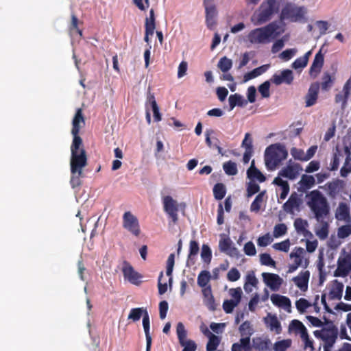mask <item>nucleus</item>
<instances>
[{
  "instance_id": "f03ea898",
  "label": "nucleus",
  "mask_w": 351,
  "mask_h": 351,
  "mask_svg": "<svg viewBox=\"0 0 351 351\" xmlns=\"http://www.w3.org/2000/svg\"><path fill=\"white\" fill-rule=\"evenodd\" d=\"M285 31L282 21H275L269 25L250 31L244 41L251 45H264L270 43Z\"/></svg>"
},
{
  "instance_id": "e2e57ef3",
  "label": "nucleus",
  "mask_w": 351,
  "mask_h": 351,
  "mask_svg": "<svg viewBox=\"0 0 351 351\" xmlns=\"http://www.w3.org/2000/svg\"><path fill=\"white\" fill-rule=\"evenodd\" d=\"M297 52L298 50L295 48L286 49L279 54V58L284 61H288L291 59Z\"/></svg>"
},
{
  "instance_id": "ddd939ff",
  "label": "nucleus",
  "mask_w": 351,
  "mask_h": 351,
  "mask_svg": "<svg viewBox=\"0 0 351 351\" xmlns=\"http://www.w3.org/2000/svg\"><path fill=\"white\" fill-rule=\"evenodd\" d=\"M314 335L321 338L324 341V344L332 346L337 337V331L333 327L324 328L320 330H315Z\"/></svg>"
},
{
  "instance_id": "2eb2a0df",
  "label": "nucleus",
  "mask_w": 351,
  "mask_h": 351,
  "mask_svg": "<svg viewBox=\"0 0 351 351\" xmlns=\"http://www.w3.org/2000/svg\"><path fill=\"white\" fill-rule=\"evenodd\" d=\"M289 256L298 267L306 268L309 264L308 258L306 256L304 250L302 247H295Z\"/></svg>"
},
{
  "instance_id": "338daca9",
  "label": "nucleus",
  "mask_w": 351,
  "mask_h": 351,
  "mask_svg": "<svg viewBox=\"0 0 351 351\" xmlns=\"http://www.w3.org/2000/svg\"><path fill=\"white\" fill-rule=\"evenodd\" d=\"M243 251L246 255L250 256H253L256 254L255 245L252 241H248L245 244Z\"/></svg>"
},
{
  "instance_id": "a19ab883",
  "label": "nucleus",
  "mask_w": 351,
  "mask_h": 351,
  "mask_svg": "<svg viewBox=\"0 0 351 351\" xmlns=\"http://www.w3.org/2000/svg\"><path fill=\"white\" fill-rule=\"evenodd\" d=\"M143 326L145 335L146 343H152V337L149 333L150 322L147 311H145L143 317Z\"/></svg>"
},
{
  "instance_id": "5fc2aeb1",
  "label": "nucleus",
  "mask_w": 351,
  "mask_h": 351,
  "mask_svg": "<svg viewBox=\"0 0 351 351\" xmlns=\"http://www.w3.org/2000/svg\"><path fill=\"white\" fill-rule=\"evenodd\" d=\"M149 102L151 104V107L153 111L154 117L156 121H160L161 120V114L159 111V108L156 104V101L154 96H150L148 99Z\"/></svg>"
},
{
  "instance_id": "bf43d9fd",
  "label": "nucleus",
  "mask_w": 351,
  "mask_h": 351,
  "mask_svg": "<svg viewBox=\"0 0 351 351\" xmlns=\"http://www.w3.org/2000/svg\"><path fill=\"white\" fill-rule=\"evenodd\" d=\"M242 290L240 287L230 289L229 290V294L232 297L231 300H233L236 304L239 305L241 300Z\"/></svg>"
},
{
  "instance_id": "a211bd4d",
  "label": "nucleus",
  "mask_w": 351,
  "mask_h": 351,
  "mask_svg": "<svg viewBox=\"0 0 351 351\" xmlns=\"http://www.w3.org/2000/svg\"><path fill=\"white\" fill-rule=\"evenodd\" d=\"M293 80V75L292 71L286 69L275 73L272 76L271 81L276 85H280L282 83L290 84Z\"/></svg>"
},
{
  "instance_id": "2f4dec72",
  "label": "nucleus",
  "mask_w": 351,
  "mask_h": 351,
  "mask_svg": "<svg viewBox=\"0 0 351 351\" xmlns=\"http://www.w3.org/2000/svg\"><path fill=\"white\" fill-rule=\"evenodd\" d=\"M269 65L265 64L258 68L254 69L250 72L246 73L243 76V83L248 82L249 80L256 78L258 76L264 73L268 69Z\"/></svg>"
},
{
  "instance_id": "f704fd0d",
  "label": "nucleus",
  "mask_w": 351,
  "mask_h": 351,
  "mask_svg": "<svg viewBox=\"0 0 351 351\" xmlns=\"http://www.w3.org/2000/svg\"><path fill=\"white\" fill-rule=\"evenodd\" d=\"M176 334L180 346L191 340L187 338V331L182 322L177 324Z\"/></svg>"
},
{
  "instance_id": "dca6fc26",
  "label": "nucleus",
  "mask_w": 351,
  "mask_h": 351,
  "mask_svg": "<svg viewBox=\"0 0 351 351\" xmlns=\"http://www.w3.org/2000/svg\"><path fill=\"white\" fill-rule=\"evenodd\" d=\"M351 272V261L343 256H340L337 260V267L334 271L336 277H346Z\"/></svg>"
},
{
  "instance_id": "6e6d98bb",
  "label": "nucleus",
  "mask_w": 351,
  "mask_h": 351,
  "mask_svg": "<svg viewBox=\"0 0 351 351\" xmlns=\"http://www.w3.org/2000/svg\"><path fill=\"white\" fill-rule=\"evenodd\" d=\"M260 263L263 265L269 266L271 267H276V262L273 260L271 256L267 253L261 254L259 256Z\"/></svg>"
},
{
  "instance_id": "412c9836",
  "label": "nucleus",
  "mask_w": 351,
  "mask_h": 351,
  "mask_svg": "<svg viewBox=\"0 0 351 351\" xmlns=\"http://www.w3.org/2000/svg\"><path fill=\"white\" fill-rule=\"evenodd\" d=\"M252 347L258 351H271V342L267 337L252 339Z\"/></svg>"
},
{
  "instance_id": "f3484780",
  "label": "nucleus",
  "mask_w": 351,
  "mask_h": 351,
  "mask_svg": "<svg viewBox=\"0 0 351 351\" xmlns=\"http://www.w3.org/2000/svg\"><path fill=\"white\" fill-rule=\"evenodd\" d=\"M335 218L338 221H342L346 223H351V216L350 213V206L346 202H340L335 210Z\"/></svg>"
},
{
  "instance_id": "7ed1b4c3",
  "label": "nucleus",
  "mask_w": 351,
  "mask_h": 351,
  "mask_svg": "<svg viewBox=\"0 0 351 351\" xmlns=\"http://www.w3.org/2000/svg\"><path fill=\"white\" fill-rule=\"evenodd\" d=\"M306 204L317 221L325 219L330 213V204L324 195L313 190L306 195Z\"/></svg>"
},
{
  "instance_id": "9d476101",
  "label": "nucleus",
  "mask_w": 351,
  "mask_h": 351,
  "mask_svg": "<svg viewBox=\"0 0 351 351\" xmlns=\"http://www.w3.org/2000/svg\"><path fill=\"white\" fill-rule=\"evenodd\" d=\"M162 204L165 212L176 223L178 219V212L181 204L169 195L162 198Z\"/></svg>"
},
{
  "instance_id": "a18cd8bd",
  "label": "nucleus",
  "mask_w": 351,
  "mask_h": 351,
  "mask_svg": "<svg viewBox=\"0 0 351 351\" xmlns=\"http://www.w3.org/2000/svg\"><path fill=\"white\" fill-rule=\"evenodd\" d=\"M239 332L241 337H250L254 333V329L250 322L245 321L239 326Z\"/></svg>"
},
{
  "instance_id": "c9c22d12",
  "label": "nucleus",
  "mask_w": 351,
  "mask_h": 351,
  "mask_svg": "<svg viewBox=\"0 0 351 351\" xmlns=\"http://www.w3.org/2000/svg\"><path fill=\"white\" fill-rule=\"evenodd\" d=\"M298 199L295 195H291L289 199L283 205V209L287 213H293L298 206Z\"/></svg>"
},
{
  "instance_id": "09e8293b",
  "label": "nucleus",
  "mask_w": 351,
  "mask_h": 351,
  "mask_svg": "<svg viewBox=\"0 0 351 351\" xmlns=\"http://www.w3.org/2000/svg\"><path fill=\"white\" fill-rule=\"evenodd\" d=\"M223 169L228 176H234L238 173L237 164L231 160L224 162Z\"/></svg>"
},
{
  "instance_id": "8fccbe9b",
  "label": "nucleus",
  "mask_w": 351,
  "mask_h": 351,
  "mask_svg": "<svg viewBox=\"0 0 351 351\" xmlns=\"http://www.w3.org/2000/svg\"><path fill=\"white\" fill-rule=\"evenodd\" d=\"M213 194L215 199H222L226 195V186L223 184L217 183L213 188Z\"/></svg>"
},
{
  "instance_id": "0eeeda50",
  "label": "nucleus",
  "mask_w": 351,
  "mask_h": 351,
  "mask_svg": "<svg viewBox=\"0 0 351 351\" xmlns=\"http://www.w3.org/2000/svg\"><path fill=\"white\" fill-rule=\"evenodd\" d=\"M289 330L300 335L306 349L310 348L311 350H313V341L310 339L307 329L302 322L298 319L291 321L289 326Z\"/></svg>"
},
{
  "instance_id": "f8f14e48",
  "label": "nucleus",
  "mask_w": 351,
  "mask_h": 351,
  "mask_svg": "<svg viewBox=\"0 0 351 351\" xmlns=\"http://www.w3.org/2000/svg\"><path fill=\"white\" fill-rule=\"evenodd\" d=\"M302 171V168L300 164L293 162L290 160L287 166L279 171L278 175L289 180H294Z\"/></svg>"
},
{
  "instance_id": "4be33fe9",
  "label": "nucleus",
  "mask_w": 351,
  "mask_h": 351,
  "mask_svg": "<svg viewBox=\"0 0 351 351\" xmlns=\"http://www.w3.org/2000/svg\"><path fill=\"white\" fill-rule=\"evenodd\" d=\"M123 272L125 278L128 279L131 283L134 285L139 283L140 276L130 265L125 263L123 267Z\"/></svg>"
},
{
  "instance_id": "ea45409f",
  "label": "nucleus",
  "mask_w": 351,
  "mask_h": 351,
  "mask_svg": "<svg viewBox=\"0 0 351 351\" xmlns=\"http://www.w3.org/2000/svg\"><path fill=\"white\" fill-rule=\"evenodd\" d=\"M292 341L290 339L277 341L273 345L274 351H287L291 346Z\"/></svg>"
},
{
  "instance_id": "3c124183",
  "label": "nucleus",
  "mask_w": 351,
  "mask_h": 351,
  "mask_svg": "<svg viewBox=\"0 0 351 351\" xmlns=\"http://www.w3.org/2000/svg\"><path fill=\"white\" fill-rule=\"evenodd\" d=\"M145 311H147V310L143 308H132L128 315V319H132L134 322L138 321L141 316L143 317Z\"/></svg>"
},
{
  "instance_id": "72a5a7b5",
  "label": "nucleus",
  "mask_w": 351,
  "mask_h": 351,
  "mask_svg": "<svg viewBox=\"0 0 351 351\" xmlns=\"http://www.w3.org/2000/svg\"><path fill=\"white\" fill-rule=\"evenodd\" d=\"M346 156L344 152L342 153L338 149L333 154L332 158L330 162L328 169L330 171H335L339 168L340 161Z\"/></svg>"
},
{
  "instance_id": "e433bc0d",
  "label": "nucleus",
  "mask_w": 351,
  "mask_h": 351,
  "mask_svg": "<svg viewBox=\"0 0 351 351\" xmlns=\"http://www.w3.org/2000/svg\"><path fill=\"white\" fill-rule=\"evenodd\" d=\"M258 279L256 278L254 273L248 274L246 276V280L243 286L244 290L247 293L252 292V288L256 287Z\"/></svg>"
},
{
  "instance_id": "37998d69",
  "label": "nucleus",
  "mask_w": 351,
  "mask_h": 351,
  "mask_svg": "<svg viewBox=\"0 0 351 351\" xmlns=\"http://www.w3.org/2000/svg\"><path fill=\"white\" fill-rule=\"evenodd\" d=\"M209 340L206 345V351H215L220 343V338L217 335L209 332Z\"/></svg>"
},
{
  "instance_id": "9b49d317",
  "label": "nucleus",
  "mask_w": 351,
  "mask_h": 351,
  "mask_svg": "<svg viewBox=\"0 0 351 351\" xmlns=\"http://www.w3.org/2000/svg\"><path fill=\"white\" fill-rule=\"evenodd\" d=\"M206 10V23L208 28L213 29L216 25L217 12L213 0H204Z\"/></svg>"
},
{
  "instance_id": "cd10ccee",
  "label": "nucleus",
  "mask_w": 351,
  "mask_h": 351,
  "mask_svg": "<svg viewBox=\"0 0 351 351\" xmlns=\"http://www.w3.org/2000/svg\"><path fill=\"white\" fill-rule=\"evenodd\" d=\"M344 285L343 283L335 280L332 283L331 289L330 291V296L332 299L339 300L343 295Z\"/></svg>"
},
{
  "instance_id": "774afa93",
  "label": "nucleus",
  "mask_w": 351,
  "mask_h": 351,
  "mask_svg": "<svg viewBox=\"0 0 351 351\" xmlns=\"http://www.w3.org/2000/svg\"><path fill=\"white\" fill-rule=\"evenodd\" d=\"M238 343L242 347L243 351L252 350V347L250 346V337H242Z\"/></svg>"
},
{
  "instance_id": "4d7b16f0",
  "label": "nucleus",
  "mask_w": 351,
  "mask_h": 351,
  "mask_svg": "<svg viewBox=\"0 0 351 351\" xmlns=\"http://www.w3.org/2000/svg\"><path fill=\"white\" fill-rule=\"evenodd\" d=\"M232 245V242L229 237H223L219 240V248L222 252L226 253Z\"/></svg>"
},
{
  "instance_id": "a878e982",
  "label": "nucleus",
  "mask_w": 351,
  "mask_h": 351,
  "mask_svg": "<svg viewBox=\"0 0 351 351\" xmlns=\"http://www.w3.org/2000/svg\"><path fill=\"white\" fill-rule=\"evenodd\" d=\"M265 322L270 330L274 331L276 334L280 333L281 325L276 316L268 314L265 318Z\"/></svg>"
},
{
  "instance_id": "c85d7f7f",
  "label": "nucleus",
  "mask_w": 351,
  "mask_h": 351,
  "mask_svg": "<svg viewBox=\"0 0 351 351\" xmlns=\"http://www.w3.org/2000/svg\"><path fill=\"white\" fill-rule=\"evenodd\" d=\"M247 176L250 180H257L262 182L265 180L264 175L255 167L254 160H252L250 168L247 171Z\"/></svg>"
},
{
  "instance_id": "1a4fd4ad",
  "label": "nucleus",
  "mask_w": 351,
  "mask_h": 351,
  "mask_svg": "<svg viewBox=\"0 0 351 351\" xmlns=\"http://www.w3.org/2000/svg\"><path fill=\"white\" fill-rule=\"evenodd\" d=\"M123 226L136 237H138L141 233L138 220L130 211H127L123 214Z\"/></svg>"
},
{
  "instance_id": "20e7f679",
  "label": "nucleus",
  "mask_w": 351,
  "mask_h": 351,
  "mask_svg": "<svg viewBox=\"0 0 351 351\" xmlns=\"http://www.w3.org/2000/svg\"><path fill=\"white\" fill-rule=\"evenodd\" d=\"M288 156L285 147L281 144H273L265 152V162L269 170L275 169Z\"/></svg>"
},
{
  "instance_id": "423d86ee",
  "label": "nucleus",
  "mask_w": 351,
  "mask_h": 351,
  "mask_svg": "<svg viewBox=\"0 0 351 351\" xmlns=\"http://www.w3.org/2000/svg\"><path fill=\"white\" fill-rule=\"evenodd\" d=\"M306 12V8L303 6L288 5L282 10L280 19L291 22L300 21L304 17Z\"/></svg>"
},
{
  "instance_id": "aec40b11",
  "label": "nucleus",
  "mask_w": 351,
  "mask_h": 351,
  "mask_svg": "<svg viewBox=\"0 0 351 351\" xmlns=\"http://www.w3.org/2000/svg\"><path fill=\"white\" fill-rule=\"evenodd\" d=\"M310 278V272L307 270L301 271L297 276L293 278L295 285L301 291H306L308 289V284Z\"/></svg>"
},
{
  "instance_id": "4468645a",
  "label": "nucleus",
  "mask_w": 351,
  "mask_h": 351,
  "mask_svg": "<svg viewBox=\"0 0 351 351\" xmlns=\"http://www.w3.org/2000/svg\"><path fill=\"white\" fill-rule=\"evenodd\" d=\"M262 277L265 284L274 291H278L283 282V279L276 274L264 272Z\"/></svg>"
},
{
  "instance_id": "7c9ffc66",
  "label": "nucleus",
  "mask_w": 351,
  "mask_h": 351,
  "mask_svg": "<svg viewBox=\"0 0 351 351\" xmlns=\"http://www.w3.org/2000/svg\"><path fill=\"white\" fill-rule=\"evenodd\" d=\"M230 110H233L236 106L243 107L247 105V101L244 97L237 93L230 95L228 98Z\"/></svg>"
},
{
  "instance_id": "5701e85b",
  "label": "nucleus",
  "mask_w": 351,
  "mask_h": 351,
  "mask_svg": "<svg viewBox=\"0 0 351 351\" xmlns=\"http://www.w3.org/2000/svg\"><path fill=\"white\" fill-rule=\"evenodd\" d=\"M308 223L306 220L298 218L294 221V227L297 232L305 237H312V233L307 230Z\"/></svg>"
},
{
  "instance_id": "69168bd1",
  "label": "nucleus",
  "mask_w": 351,
  "mask_h": 351,
  "mask_svg": "<svg viewBox=\"0 0 351 351\" xmlns=\"http://www.w3.org/2000/svg\"><path fill=\"white\" fill-rule=\"evenodd\" d=\"M273 241L269 233L265 234L263 236L258 237L257 239V245L260 247H266Z\"/></svg>"
},
{
  "instance_id": "f257e3e1",
  "label": "nucleus",
  "mask_w": 351,
  "mask_h": 351,
  "mask_svg": "<svg viewBox=\"0 0 351 351\" xmlns=\"http://www.w3.org/2000/svg\"><path fill=\"white\" fill-rule=\"evenodd\" d=\"M84 124V119L82 112L79 108L73 117L72 121L73 128L71 130L73 141L71 146V156L70 166L72 176L70 182L73 187L80 185L79 178L82 174L83 168L87 165L86 152L84 149L80 148L82 140L78 136L79 131Z\"/></svg>"
},
{
  "instance_id": "13d9d810",
  "label": "nucleus",
  "mask_w": 351,
  "mask_h": 351,
  "mask_svg": "<svg viewBox=\"0 0 351 351\" xmlns=\"http://www.w3.org/2000/svg\"><path fill=\"white\" fill-rule=\"evenodd\" d=\"M291 243L289 239H286L280 243H276L272 245V247L277 250L284 252H288L290 248Z\"/></svg>"
},
{
  "instance_id": "49530a36",
  "label": "nucleus",
  "mask_w": 351,
  "mask_h": 351,
  "mask_svg": "<svg viewBox=\"0 0 351 351\" xmlns=\"http://www.w3.org/2000/svg\"><path fill=\"white\" fill-rule=\"evenodd\" d=\"M351 234V223L340 226L337 229V236L339 239H344Z\"/></svg>"
},
{
  "instance_id": "603ef678",
  "label": "nucleus",
  "mask_w": 351,
  "mask_h": 351,
  "mask_svg": "<svg viewBox=\"0 0 351 351\" xmlns=\"http://www.w3.org/2000/svg\"><path fill=\"white\" fill-rule=\"evenodd\" d=\"M201 258L205 263H210L212 258V251L206 244H203L201 250Z\"/></svg>"
},
{
  "instance_id": "4c0bfd02",
  "label": "nucleus",
  "mask_w": 351,
  "mask_h": 351,
  "mask_svg": "<svg viewBox=\"0 0 351 351\" xmlns=\"http://www.w3.org/2000/svg\"><path fill=\"white\" fill-rule=\"evenodd\" d=\"M175 255L174 254H171L167 261V270H166V274L169 276V288L171 289L172 287V282H173V278H172V273L173 270V267L175 264Z\"/></svg>"
},
{
  "instance_id": "bb28decb",
  "label": "nucleus",
  "mask_w": 351,
  "mask_h": 351,
  "mask_svg": "<svg viewBox=\"0 0 351 351\" xmlns=\"http://www.w3.org/2000/svg\"><path fill=\"white\" fill-rule=\"evenodd\" d=\"M319 90V85L317 84H312L308 90V94L306 96V106L307 107L314 105L317 99V94Z\"/></svg>"
},
{
  "instance_id": "393cba45",
  "label": "nucleus",
  "mask_w": 351,
  "mask_h": 351,
  "mask_svg": "<svg viewBox=\"0 0 351 351\" xmlns=\"http://www.w3.org/2000/svg\"><path fill=\"white\" fill-rule=\"evenodd\" d=\"M317 221L318 224L315 228V234L320 239L324 240L328 236L329 224L324 219Z\"/></svg>"
},
{
  "instance_id": "6ab92c4d",
  "label": "nucleus",
  "mask_w": 351,
  "mask_h": 351,
  "mask_svg": "<svg viewBox=\"0 0 351 351\" xmlns=\"http://www.w3.org/2000/svg\"><path fill=\"white\" fill-rule=\"evenodd\" d=\"M270 299L275 306L284 309L287 313L291 312V303L289 298L279 294H272Z\"/></svg>"
},
{
  "instance_id": "864d4df0",
  "label": "nucleus",
  "mask_w": 351,
  "mask_h": 351,
  "mask_svg": "<svg viewBox=\"0 0 351 351\" xmlns=\"http://www.w3.org/2000/svg\"><path fill=\"white\" fill-rule=\"evenodd\" d=\"M199 245L195 241H191L190 245H189V253L188 255V260L187 263L188 264L193 261V258L197 255L199 252Z\"/></svg>"
},
{
  "instance_id": "58836bf2",
  "label": "nucleus",
  "mask_w": 351,
  "mask_h": 351,
  "mask_svg": "<svg viewBox=\"0 0 351 351\" xmlns=\"http://www.w3.org/2000/svg\"><path fill=\"white\" fill-rule=\"evenodd\" d=\"M266 200L265 191L261 192L251 204L250 210L252 212H258L262 204Z\"/></svg>"
},
{
  "instance_id": "b1692460",
  "label": "nucleus",
  "mask_w": 351,
  "mask_h": 351,
  "mask_svg": "<svg viewBox=\"0 0 351 351\" xmlns=\"http://www.w3.org/2000/svg\"><path fill=\"white\" fill-rule=\"evenodd\" d=\"M202 293L204 295V303L205 305L211 311H215L216 308V304L213 295L212 294V290L210 286H208L202 289Z\"/></svg>"
},
{
  "instance_id": "052dcab7",
  "label": "nucleus",
  "mask_w": 351,
  "mask_h": 351,
  "mask_svg": "<svg viewBox=\"0 0 351 351\" xmlns=\"http://www.w3.org/2000/svg\"><path fill=\"white\" fill-rule=\"evenodd\" d=\"M287 232V227L285 223H279L274 226L273 236L275 238L285 235Z\"/></svg>"
},
{
  "instance_id": "39448f33",
  "label": "nucleus",
  "mask_w": 351,
  "mask_h": 351,
  "mask_svg": "<svg viewBox=\"0 0 351 351\" xmlns=\"http://www.w3.org/2000/svg\"><path fill=\"white\" fill-rule=\"evenodd\" d=\"M278 10L279 3L277 0H265L252 16V21L256 25H261L270 20Z\"/></svg>"
},
{
  "instance_id": "473e14b6",
  "label": "nucleus",
  "mask_w": 351,
  "mask_h": 351,
  "mask_svg": "<svg viewBox=\"0 0 351 351\" xmlns=\"http://www.w3.org/2000/svg\"><path fill=\"white\" fill-rule=\"evenodd\" d=\"M351 90V80H349L345 84L343 88V93H340L336 95V102L342 101V108L345 107L346 100L348 97Z\"/></svg>"
},
{
  "instance_id": "680f3d73",
  "label": "nucleus",
  "mask_w": 351,
  "mask_h": 351,
  "mask_svg": "<svg viewBox=\"0 0 351 351\" xmlns=\"http://www.w3.org/2000/svg\"><path fill=\"white\" fill-rule=\"evenodd\" d=\"M290 153L295 160L306 161L305 152L303 149L292 147L290 150Z\"/></svg>"
},
{
  "instance_id": "79ce46f5",
  "label": "nucleus",
  "mask_w": 351,
  "mask_h": 351,
  "mask_svg": "<svg viewBox=\"0 0 351 351\" xmlns=\"http://www.w3.org/2000/svg\"><path fill=\"white\" fill-rule=\"evenodd\" d=\"M315 180L313 176L303 175L299 182L302 189L306 190L312 188L315 184Z\"/></svg>"
},
{
  "instance_id": "c756f323",
  "label": "nucleus",
  "mask_w": 351,
  "mask_h": 351,
  "mask_svg": "<svg viewBox=\"0 0 351 351\" xmlns=\"http://www.w3.org/2000/svg\"><path fill=\"white\" fill-rule=\"evenodd\" d=\"M324 45L322 47L319 51L315 55L313 62L311 66L310 73L311 75H313L315 73V75L320 71L323 63H324V56L322 53V51L323 49Z\"/></svg>"
},
{
  "instance_id": "6e6552de",
  "label": "nucleus",
  "mask_w": 351,
  "mask_h": 351,
  "mask_svg": "<svg viewBox=\"0 0 351 351\" xmlns=\"http://www.w3.org/2000/svg\"><path fill=\"white\" fill-rule=\"evenodd\" d=\"M319 297L317 295L313 300H308L305 298H300L296 300L295 304L298 311L300 313H319L320 308L318 306Z\"/></svg>"
},
{
  "instance_id": "c03bdc74",
  "label": "nucleus",
  "mask_w": 351,
  "mask_h": 351,
  "mask_svg": "<svg viewBox=\"0 0 351 351\" xmlns=\"http://www.w3.org/2000/svg\"><path fill=\"white\" fill-rule=\"evenodd\" d=\"M211 276L208 271H202L197 276V285L203 289L208 287L207 285L210 280Z\"/></svg>"
},
{
  "instance_id": "0e129e2a",
  "label": "nucleus",
  "mask_w": 351,
  "mask_h": 351,
  "mask_svg": "<svg viewBox=\"0 0 351 351\" xmlns=\"http://www.w3.org/2000/svg\"><path fill=\"white\" fill-rule=\"evenodd\" d=\"M269 87H270L269 81H265L264 83L261 84L258 86V91L261 94L263 97L267 98L270 96Z\"/></svg>"
},
{
  "instance_id": "de8ad7c7",
  "label": "nucleus",
  "mask_w": 351,
  "mask_h": 351,
  "mask_svg": "<svg viewBox=\"0 0 351 351\" xmlns=\"http://www.w3.org/2000/svg\"><path fill=\"white\" fill-rule=\"evenodd\" d=\"M217 66L222 72L226 73L232 68V61L226 56L222 57L218 62Z\"/></svg>"
}]
</instances>
